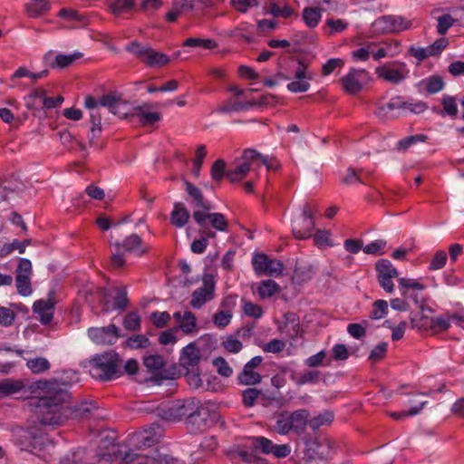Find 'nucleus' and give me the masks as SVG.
Wrapping results in <instances>:
<instances>
[{"label":"nucleus","mask_w":464,"mask_h":464,"mask_svg":"<svg viewBox=\"0 0 464 464\" xmlns=\"http://www.w3.org/2000/svg\"><path fill=\"white\" fill-rule=\"evenodd\" d=\"M377 281L380 286L387 293L394 291L393 279L399 276L398 270L388 259H380L375 263Z\"/></svg>","instance_id":"nucleus-9"},{"label":"nucleus","mask_w":464,"mask_h":464,"mask_svg":"<svg viewBox=\"0 0 464 464\" xmlns=\"http://www.w3.org/2000/svg\"><path fill=\"white\" fill-rule=\"evenodd\" d=\"M253 450L260 451L264 454H272L276 458H285L290 452V446L287 444H274L269 439L257 436L251 439Z\"/></svg>","instance_id":"nucleus-10"},{"label":"nucleus","mask_w":464,"mask_h":464,"mask_svg":"<svg viewBox=\"0 0 464 464\" xmlns=\"http://www.w3.org/2000/svg\"><path fill=\"white\" fill-rule=\"evenodd\" d=\"M321 12V7H305L303 10V19L305 24L310 28L317 26L322 16Z\"/></svg>","instance_id":"nucleus-38"},{"label":"nucleus","mask_w":464,"mask_h":464,"mask_svg":"<svg viewBox=\"0 0 464 464\" xmlns=\"http://www.w3.org/2000/svg\"><path fill=\"white\" fill-rule=\"evenodd\" d=\"M192 218L200 228H210L220 232H226L228 229L227 218L218 212L210 211H193Z\"/></svg>","instance_id":"nucleus-8"},{"label":"nucleus","mask_w":464,"mask_h":464,"mask_svg":"<svg viewBox=\"0 0 464 464\" xmlns=\"http://www.w3.org/2000/svg\"><path fill=\"white\" fill-rule=\"evenodd\" d=\"M195 402V399L188 398L163 403L158 408L157 415L168 421H179L184 417L187 420L188 415L191 414Z\"/></svg>","instance_id":"nucleus-5"},{"label":"nucleus","mask_w":464,"mask_h":464,"mask_svg":"<svg viewBox=\"0 0 464 464\" xmlns=\"http://www.w3.org/2000/svg\"><path fill=\"white\" fill-rule=\"evenodd\" d=\"M143 364L150 371H159L164 365V359L159 354L148 355L144 357Z\"/></svg>","instance_id":"nucleus-58"},{"label":"nucleus","mask_w":464,"mask_h":464,"mask_svg":"<svg viewBox=\"0 0 464 464\" xmlns=\"http://www.w3.org/2000/svg\"><path fill=\"white\" fill-rule=\"evenodd\" d=\"M226 162L223 160H217L211 167V178L214 181L220 182L226 174Z\"/></svg>","instance_id":"nucleus-62"},{"label":"nucleus","mask_w":464,"mask_h":464,"mask_svg":"<svg viewBox=\"0 0 464 464\" xmlns=\"http://www.w3.org/2000/svg\"><path fill=\"white\" fill-rule=\"evenodd\" d=\"M121 248H123L126 252H136L139 256H142L149 251L148 246L143 243L142 238L137 234L127 237L121 244Z\"/></svg>","instance_id":"nucleus-24"},{"label":"nucleus","mask_w":464,"mask_h":464,"mask_svg":"<svg viewBox=\"0 0 464 464\" xmlns=\"http://www.w3.org/2000/svg\"><path fill=\"white\" fill-rule=\"evenodd\" d=\"M215 296V282L211 276H205L203 285L196 289L191 295L189 304L193 308L199 309L207 302L211 301Z\"/></svg>","instance_id":"nucleus-15"},{"label":"nucleus","mask_w":464,"mask_h":464,"mask_svg":"<svg viewBox=\"0 0 464 464\" xmlns=\"http://www.w3.org/2000/svg\"><path fill=\"white\" fill-rule=\"evenodd\" d=\"M376 74L379 78H382L389 82L398 84L403 81L409 71L406 69V65L402 63H387L382 66L376 68Z\"/></svg>","instance_id":"nucleus-13"},{"label":"nucleus","mask_w":464,"mask_h":464,"mask_svg":"<svg viewBox=\"0 0 464 464\" xmlns=\"http://www.w3.org/2000/svg\"><path fill=\"white\" fill-rule=\"evenodd\" d=\"M121 361L114 351L96 354L90 361V374L102 382L118 378L121 374Z\"/></svg>","instance_id":"nucleus-2"},{"label":"nucleus","mask_w":464,"mask_h":464,"mask_svg":"<svg viewBox=\"0 0 464 464\" xmlns=\"http://www.w3.org/2000/svg\"><path fill=\"white\" fill-rule=\"evenodd\" d=\"M89 337L98 344H112L120 337L119 328L115 324L103 327H92L88 330Z\"/></svg>","instance_id":"nucleus-17"},{"label":"nucleus","mask_w":464,"mask_h":464,"mask_svg":"<svg viewBox=\"0 0 464 464\" xmlns=\"http://www.w3.org/2000/svg\"><path fill=\"white\" fill-rule=\"evenodd\" d=\"M69 384L58 379L37 381L32 386L31 406L37 421L44 426H60L68 419H88L98 410L91 401L69 406Z\"/></svg>","instance_id":"nucleus-1"},{"label":"nucleus","mask_w":464,"mask_h":464,"mask_svg":"<svg viewBox=\"0 0 464 464\" xmlns=\"http://www.w3.org/2000/svg\"><path fill=\"white\" fill-rule=\"evenodd\" d=\"M200 359V351L193 343H189L183 349L180 357L181 364L186 367L188 371L191 372H194V369L198 366Z\"/></svg>","instance_id":"nucleus-22"},{"label":"nucleus","mask_w":464,"mask_h":464,"mask_svg":"<svg viewBox=\"0 0 464 464\" xmlns=\"http://www.w3.org/2000/svg\"><path fill=\"white\" fill-rule=\"evenodd\" d=\"M127 103L121 99V95L111 92L100 98V106L106 107L109 111L119 117H126L128 114L123 111Z\"/></svg>","instance_id":"nucleus-20"},{"label":"nucleus","mask_w":464,"mask_h":464,"mask_svg":"<svg viewBox=\"0 0 464 464\" xmlns=\"http://www.w3.org/2000/svg\"><path fill=\"white\" fill-rule=\"evenodd\" d=\"M376 24L384 32L389 33H399L411 26V21L401 15H383L376 21Z\"/></svg>","instance_id":"nucleus-18"},{"label":"nucleus","mask_w":464,"mask_h":464,"mask_svg":"<svg viewBox=\"0 0 464 464\" xmlns=\"http://www.w3.org/2000/svg\"><path fill=\"white\" fill-rule=\"evenodd\" d=\"M388 312V303L385 300H377L372 304V309L370 313V318L381 319Z\"/></svg>","instance_id":"nucleus-60"},{"label":"nucleus","mask_w":464,"mask_h":464,"mask_svg":"<svg viewBox=\"0 0 464 464\" xmlns=\"http://www.w3.org/2000/svg\"><path fill=\"white\" fill-rule=\"evenodd\" d=\"M261 396V390L247 388L242 392V403L246 408L253 407Z\"/></svg>","instance_id":"nucleus-49"},{"label":"nucleus","mask_w":464,"mask_h":464,"mask_svg":"<svg viewBox=\"0 0 464 464\" xmlns=\"http://www.w3.org/2000/svg\"><path fill=\"white\" fill-rule=\"evenodd\" d=\"M169 63V58L163 53L150 48L144 63L149 67H163Z\"/></svg>","instance_id":"nucleus-34"},{"label":"nucleus","mask_w":464,"mask_h":464,"mask_svg":"<svg viewBox=\"0 0 464 464\" xmlns=\"http://www.w3.org/2000/svg\"><path fill=\"white\" fill-rule=\"evenodd\" d=\"M255 451L256 450H253V448L251 450L240 449L237 450V455L242 461L248 464H266V460L257 456Z\"/></svg>","instance_id":"nucleus-43"},{"label":"nucleus","mask_w":464,"mask_h":464,"mask_svg":"<svg viewBox=\"0 0 464 464\" xmlns=\"http://www.w3.org/2000/svg\"><path fill=\"white\" fill-rule=\"evenodd\" d=\"M307 451L309 457H317L323 460L332 459L335 455L337 449L335 448V442L332 439L321 437L311 443Z\"/></svg>","instance_id":"nucleus-16"},{"label":"nucleus","mask_w":464,"mask_h":464,"mask_svg":"<svg viewBox=\"0 0 464 464\" xmlns=\"http://www.w3.org/2000/svg\"><path fill=\"white\" fill-rule=\"evenodd\" d=\"M295 63L293 65V75L285 73L284 72H278L276 74V79L277 82L279 81H289L291 79H295L287 84V90L291 92H305L310 88V83L308 81L314 79V74L308 72V63L303 60H296L293 62Z\"/></svg>","instance_id":"nucleus-3"},{"label":"nucleus","mask_w":464,"mask_h":464,"mask_svg":"<svg viewBox=\"0 0 464 464\" xmlns=\"http://www.w3.org/2000/svg\"><path fill=\"white\" fill-rule=\"evenodd\" d=\"M139 464H178V459L154 450L150 456H147L144 461Z\"/></svg>","instance_id":"nucleus-36"},{"label":"nucleus","mask_w":464,"mask_h":464,"mask_svg":"<svg viewBox=\"0 0 464 464\" xmlns=\"http://www.w3.org/2000/svg\"><path fill=\"white\" fill-rule=\"evenodd\" d=\"M15 285L19 295L28 296L32 294L31 277L15 275Z\"/></svg>","instance_id":"nucleus-52"},{"label":"nucleus","mask_w":464,"mask_h":464,"mask_svg":"<svg viewBox=\"0 0 464 464\" xmlns=\"http://www.w3.org/2000/svg\"><path fill=\"white\" fill-rule=\"evenodd\" d=\"M249 170V163L242 162L236 166L234 169H229L226 173V177L231 182H237L243 179L247 175Z\"/></svg>","instance_id":"nucleus-39"},{"label":"nucleus","mask_w":464,"mask_h":464,"mask_svg":"<svg viewBox=\"0 0 464 464\" xmlns=\"http://www.w3.org/2000/svg\"><path fill=\"white\" fill-rule=\"evenodd\" d=\"M175 329L181 330L186 334L197 332V318L195 314L190 311H185L181 323Z\"/></svg>","instance_id":"nucleus-35"},{"label":"nucleus","mask_w":464,"mask_h":464,"mask_svg":"<svg viewBox=\"0 0 464 464\" xmlns=\"http://www.w3.org/2000/svg\"><path fill=\"white\" fill-rule=\"evenodd\" d=\"M189 212L180 202H176L170 213V223L176 227H183L189 220Z\"/></svg>","instance_id":"nucleus-26"},{"label":"nucleus","mask_w":464,"mask_h":464,"mask_svg":"<svg viewBox=\"0 0 464 464\" xmlns=\"http://www.w3.org/2000/svg\"><path fill=\"white\" fill-rule=\"evenodd\" d=\"M150 106L147 103L142 106L135 108V116L138 118L139 122L143 126H150L160 120L159 112H151L148 110Z\"/></svg>","instance_id":"nucleus-27"},{"label":"nucleus","mask_w":464,"mask_h":464,"mask_svg":"<svg viewBox=\"0 0 464 464\" xmlns=\"http://www.w3.org/2000/svg\"><path fill=\"white\" fill-rule=\"evenodd\" d=\"M82 56V54L81 53H74L72 54H57L54 61L51 63V66L53 68H66Z\"/></svg>","instance_id":"nucleus-41"},{"label":"nucleus","mask_w":464,"mask_h":464,"mask_svg":"<svg viewBox=\"0 0 464 464\" xmlns=\"http://www.w3.org/2000/svg\"><path fill=\"white\" fill-rule=\"evenodd\" d=\"M156 429H159V427L152 425L149 429L137 433L133 438L135 445L139 448H150L156 444L159 440Z\"/></svg>","instance_id":"nucleus-23"},{"label":"nucleus","mask_w":464,"mask_h":464,"mask_svg":"<svg viewBox=\"0 0 464 464\" xmlns=\"http://www.w3.org/2000/svg\"><path fill=\"white\" fill-rule=\"evenodd\" d=\"M55 291L52 290L48 294L47 299H39L33 304V312L36 315L42 324H49L53 318L55 310Z\"/></svg>","instance_id":"nucleus-12"},{"label":"nucleus","mask_w":464,"mask_h":464,"mask_svg":"<svg viewBox=\"0 0 464 464\" xmlns=\"http://www.w3.org/2000/svg\"><path fill=\"white\" fill-rule=\"evenodd\" d=\"M321 376V372L313 370L298 373L297 377H292L297 385H304L306 383H316Z\"/></svg>","instance_id":"nucleus-42"},{"label":"nucleus","mask_w":464,"mask_h":464,"mask_svg":"<svg viewBox=\"0 0 464 464\" xmlns=\"http://www.w3.org/2000/svg\"><path fill=\"white\" fill-rule=\"evenodd\" d=\"M315 213H317L316 204L306 202L303 206L302 214L293 219L292 231L296 239L304 240L313 236V231L315 227Z\"/></svg>","instance_id":"nucleus-4"},{"label":"nucleus","mask_w":464,"mask_h":464,"mask_svg":"<svg viewBox=\"0 0 464 464\" xmlns=\"http://www.w3.org/2000/svg\"><path fill=\"white\" fill-rule=\"evenodd\" d=\"M252 105H254V103L252 102H242L237 101L235 102H228L227 104L219 106L218 111L220 113H231L248 109Z\"/></svg>","instance_id":"nucleus-56"},{"label":"nucleus","mask_w":464,"mask_h":464,"mask_svg":"<svg viewBox=\"0 0 464 464\" xmlns=\"http://www.w3.org/2000/svg\"><path fill=\"white\" fill-rule=\"evenodd\" d=\"M268 11L273 16L282 18H288L294 14V9L288 5L280 6L274 1L269 3Z\"/></svg>","instance_id":"nucleus-47"},{"label":"nucleus","mask_w":464,"mask_h":464,"mask_svg":"<svg viewBox=\"0 0 464 464\" xmlns=\"http://www.w3.org/2000/svg\"><path fill=\"white\" fill-rule=\"evenodd\" d=\"M126 343H127V346L131 349L146 348L150 344V340L145 335L137 334V335L129 337L126 341Z\"/></svg>","instance_id":"nucleus-64"},{"label":"nucleus","mask_w":464,"mask_h":464,"mask_svg":"<svg viewBox=\"0 0 464 464\" xmlns=\"http://www.w3.org/2000/svg\"><path fill=\"white\" fill-rule=\"evenodd\" d=\"M237 379V382L241 385L253 386L261 382L262 375L254 369L244 365Z\"/></svg>","instance_id":"nucleus-33"},{"label":"nucleus","mask_w":464,"mask_h":464,"mask_svg":"<svg viewBox=\"0 0 464 464\" xmlns=\"http://www.w3.org/2000/svg\"><path fill=\"white\" fill-rule=\"evenodd\" d=\"M334 419V414L331 411H324L317 416L309 419V427L313 430H318L322 426L330 425Z\"/></svg>","instance_id":"nucleus-37"},{"label":"nucleus","mask_w":464,"mask_h":464,"mask_svg":"<svg viewBox=\"0 0 464 464\" xmlns=\"http://www.w3.org/2000/svg\"><path fill=\"white\" fill-rule=\"evenodd\" d=\"M216 412L211 413L209 408L196 401L191 414L186 420L187 429L191 433H199L208 429L215 420Z\"/></svg>","instance_id":"nucleus-6"},{"label":"nucleus","mask_w":464,"mask_h":464,"mask_svg":"<svg viewBox=\"0 0 464 464\" xmlns=\"http://www.w3.org/2000/svg\"><path fill=\"white\" fill-rule=\"evenodd\" d=\"M252 265L257 276H278L284 270V264L281 261L271 259L264 253L256 254Z\"/></svg>","instance_id":"nucleus-7"},{"label":"nucleus","mask_w":464,"mask_h":464,"mask_svg":"<svg viewBox=\"0 0 464 464\" xmlns=\"http://www.w3.org/2000/svg\"><path fill=\"white\" fill-rule=\"evenodd\" d=\"M150 318L152 320L153 324L156 328H163L167 326L171 319L170 314L164 311V312H153L150 314Z\"/></svg>","instance_id":"nucleus-63"},{"label":"nucleus","mask_w":464,"mask_h":464,"mask_svg":"<svg viewBox=\"0 0 464 464\" xmlns=\"http://www.w3.org/2000/svg\"><path fill=\"white\" fill-rule=\"evenodd\" d=\"M274 430L279 434H287L292 430L288 411H281L276 416Z\"/></svg>","instance_id":"nucleus-40"},{"label":"nucleus","mask_w":464,"mask_h":464,"mask_svg":"<svg viewBox=\"0 0 464 464\" xmlns=\"http://www.w3.org/2000/svg\"><path fill=\"white\" fill-rule=\"evenodd\" d=\"M198 232L201 237L198 239H195L190 245V249L195 254H202L203 252H205L208 245V239L216 237V232L211 228L199 227Z\"/></svg>","instance_id":"nucleus-28"},{"label":"nucleus","mask_w":464,"mask_h":464,"mask_svg":"<svg viewBox=\"0 0 464 464\" xmlns=\"http://www.w3.org/2000/svg\"><path fill=\"white\" fill-rule=\"evenodd\" d=\"M207 156V149L205 145L198 146L196 150V158L193 162V167L191 169L192 175L195 178H198L200 174L201 166L203 164V160Z\"/></svg>","instance_id":"nucleus-53"},{"label":"nucleus","mask_w":464,"mask_h":464,"mask_svg":"<svg viewBox=\"0 0 464 464\" xmlns=\"http://www.w3.org/2000/svg\"><path fill=\"white\" fill-rule=\"evenodd\" d=\"M134 0H114L110 5L111 13L115 15H121L134 7Z\"/></svg>","instance_id":"nucleus-50"},{"label":"nucleus","mask_w":464,"mask_h":464,"mask_svg":"<svg viewBox=\"0 0 464 464\" xmlns=\"http://www.w3.org/2000/svg\"><path fill=\"white\" fill-rule=\"evenodd\" d=\"M183 45L188 47H202L208 50L214 49L218 46L215 40L197 37H190L186 39L183 43Z\"/></svg>","instance_id":"nucleus-46"},{"label":"nucleus","mask_w":464,"mask_h":464,"mask_svg":"<svg viewBox=\"0 0 464 464\" xmlns=\"http://www.w3.org/2000/svg\"><path fill=\"white\" fill-rule=\"evenodd\" d=\"M149 45H143L136 41L130 43L126 45L125 50L135 55L141 62H145L146 56L148 55Z\"/></svg>","instance_id":"nucleus-45"},{"label":"nucleus","mask_w":464,"mask_h":464,"mask_svg":"<svg viewBox=\"0 0 464 464\" xmlns=\"http://www.w3.org/2000/svg\"><path fill=\"white\" fill-rule=\"evenodd\" d=\"M428 139L425 134H416L406 137L402 140H400L397 143V149L401 150H406L411 145L416 144L417 142H424Z\"/></svg>","instance_id":"nucleus-57"},{"label":"nucleus","mask_w":464,"mask_h":464,"mask_svg":"<svg viewBox=\"0 0 464 464\" xmlns=\"http://www.w3.org/2000/svg\"><path fill=\"white\" fill-rule=\"evenodd\" d=\"M25 383L22 380L5 379L0 381V397H7L24 390Z\"/></svg>","instance_id":"nucleus-29"},{"label":"nucleus","mask_w":464,"mask_h":464,"mask_svg":"<svg viewBox=\"0 0 464 464\" xmlns=\"http://www.w3.org/2000/svg\"><path fill=\"white\" fill-rule=\"evenodd\" d=\"M24 8L29 17L36 18L49 11L50 3L48 0H31Z\"/></svg>","instance_id":"nucleus-31"},{"label":"nucleus","mask_w":464,"mask_h":464,"mask_svg":"<svg viewBox=\"0 0 464 464\" xmlns=\"http://www.w3.org/2000/svg\"><path fill=\"white\" fill-rule=\"evenodd\" d=\"M441 104L443 106L442 111H440L441 115L445 113L451 117L457 116L458 105L454 97L450 95H444L441 101Z\"/></svg>","instance_id":"nucleus-54"},{"label":"nucleus","mask_w":464,"mask_h":464,"mask_svg":"<svg viewBox=\"0 0 464 464\" xmlns=\"http://www.w3.org/2000/svg\"><path fill=\"white\" fill-rule=\"evenodd\" d=\"M184 185L191 204L195 208L194 211H210L212 209L211 202L204 197L198 187L188 180H184Z\"/></svg>","instance_id":"nucleus-19"},{"label":"nucleus","mask_w":464,"mask_h":464,"mask_svg":"<svg viewBox=\"0 0 464 464\" xmlns=\"http://www.w3.org/2000/svg\"><path fill=\"white\" fill-rule=\"evenodd\" d=\"M222 347L232 353H237L243 349V343L235 335H227L222 342Z\"/></svg>","instance_id":"nucleus-59"},{"label":"nucleus","mask_w":464,"mask_h":464,"mask_svg":"<svg viewBox=\"0 0 464 464\" xmlns=\"http://www.w3.org/2000/svg\"><path fill=\"white\" fill-rule=\"evenodd\" d=\"M27 367L34 373H42L50 369V362L44 357L30 359L26 362Z\"/></svg>","instance_id":"nucleus-48"},{"label":"nucleus","mask_w":464,"mask_h":464,"mask_svg":"<svg viewBox=\"0 0 464 464\" xmlns=\"http://www.w3.org/2000/svg\"><path fill=\"white\" fill-rule=\"evenodd\" d=\"M367 71L363 69H351L348 74L341 79L343 90L352 95L359 93L368 82Z\"/></svg>","instance_id":"nucleus-14"},{"label":"nucleus","mask_w":464,"mask_h":464,"mask_svg":"<svg viewBox=\"0 0 464 464\" xmlns=\"http://www.w3.org/2000/svg\"><path fill=\"white\" fill-rule=\"evenodd\" d=\"M292 430H304L306 425H309L310 412L305 409L288 412Z\"/></svg>","instance_id":"nucleus-30"},{"label":"nucleus","mask_w":464,"mask_h":464,"mask_svg":"<svg viewBox=\"0 0 464 464\" xmlns=\"http://www.w3.org/2000/svg\"><path fill=\"white\" fill-rule=\"evenodd\" d=\"M278 291V284L271 279L262 281L258 287V295L261 298L271 297Z\"/></svg>","instance_id":"nucleus-44"},{"label":"nucleus","mask_w":464,"mask_h":464,"mask_svg":"<svg viewBox=\"0 0 464 464\" xmlns=\"http://www.w3.org/2000/svg\"><path fill=\"white\" fill-rule=\"evenodd\" d=\"M242 309L246 316L255 319L261 318L264 314L263 309L259 304L247 301L245 298H242Z\"/></svg>","instance_id":"nucleus-51"},{"label":"nucleus","mask_w":464,"mask_h":464,"mask_svg":"<svg viewBox=\"0 0 464 464\" xmlns=\"http://www.w3.org/2000/svg\"><path fill=\"white\" fill-rule=\"evenodd\" d=\"M123 326L129 331L140 329V316L136 311L129 312L123 319Z\"/></svg>","instance_id":"nucleus-55"},{"label":"nucleus","mask_w":464,"mask_h":464,"mask_svg":"<svg viewBox=\"0 0 464 464\" xmlns=\"http://www.w3.org/2000/svg\"><path fill=\"white\" fill-rule=\"evenodd\" d=\"M398 283L403 297L412 299L416 304H419L421 302L419 294L411 292V290L422 291L425 289V285L413 279L404 277L399 278Z\"/></svg>","instance_id":"nucleus-21"},{"label":"nucleus","mask_w":464,"mask_h":464,"mask_svg":"<svg viewBox=\"0 0 464 464\" xmlns=\"http://www.w3.org/2000/svg\"><path fill=\"white\" fill-rule=\"evenodd\" d=\"M35 427L29 428H16L13 431V437L15 444L19 445L22 450H27L30 449L31 440L34 439Z\"/></svg>","instance_id":"nucleus-25"},{"label":"nucleus","mask_w":464,"mask_h":464,"mask_svg":"<svg viewBox=\"0 0 464 464\" xmlns=\"http://www.w3.org/2000/svg\"><path fill=\"white\" fill-rule=\"evenodd\" d=\"M386 241L382 239H377L366 245L362 251L369 255H382L385 252Z\"/></svg>","instance_id":"nucleus-61"},{"label":"nucleus","mask_w":464,"mask_h":464,"mask_svg":"<svg viewBox=\"0 0 464 464\" xmlns=\"http://www.w3.org/2000/svg\"><path fill=\"white\" fill-rule=\"evenodd\" d=\"M113 292L115 295H113V304L111 305L109 300L107 299L109 296L108 290L105 288L100 289V295L102 297V313L106 314L111 310L124 311L128 307L129 299L127 296L128 293L126 287L122 286L114 288Z\"/></svg>","instance_id":"nucleus-11"},{"label":"nucleus","mask_w":464,"mask_h":464,"mask_svg":"<svg viewBox=\"0 0 464 464\" xmlns=\"http://www.w3.org/2000/svg\"><path fill=\"white\" fill-rule=\"evenodd\" d=\"M30 449L27 451L38 455V453L51 445V440L47 434L40 432L35 427L34 439L31 440Z\"/></svg>","instance_id":"nucleus-32"}]
</instances>
